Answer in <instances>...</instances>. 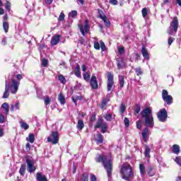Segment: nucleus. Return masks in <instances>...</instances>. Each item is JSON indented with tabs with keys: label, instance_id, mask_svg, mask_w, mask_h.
Segmentation results:
<instances>
[{
	"label": "nucleus",
	"instance_id": "obj_1",
	"mask_svg": "<svg viewBox=\"0 0 181 181\" xmlns=\"http://www.w3.org/2000/svg\"><path fill=\"white\" fill-rule=\"evenodd\" d=\"M96 162H102L106 172L107 177H111L112 175V159L107 158L105 156H99L96 158Z\"/></svg>",
	"mask_w": 181,
	"mask_h": 181
},
{
	"label": "nucleus",
	"instance_id": "obj_2",
	"mask_svg": "<svg viewBox=\"0 0 181 181\" xmlns=\"http://www.w3.org/2000/svg\"><path fill=\"white\" fill-rule=\"evenodd\" d=\"M120 175L122 179L129 181L131 178L134 177V172H132V167L128 163H124L122 165L120 170Z\"/></svg>",
	"mask_w": 181,
	"mask_h": 181
},
{
	"label": "nucleus",
	"instance_id": "obj_3",
	"mask_svg": "<svg viewBox=\"0 0 181 181\" xmlns=\"http://www.w3.org/2000/svg\"><path fill=\"white\" fill-rule=\"evenodd\" d=\"M143 118H145V124L150 128H153V116H152V109L151 107H146L141 112Z\"/></svg>",
	"mask_w": 181,
	"mask_h": 181
},
{
	"label": "nucleus",
	"instance_id": "obj_4",
	"mask_svg": "<svg viewBox=\"0 0 181 181\" xmlns=\"http://www.w3.org/2000/svg\"><path fill=\"white\" fill-rule=\"evenodd\" d=\"M179 28V21L177 17H174L172 22L170 23V28L168 30V35H172L173 32L176 33L177 32V28Z\"/></svg>",
	"mask_w": 181,
	"mask_h": 181
},
{
	"label": "nucleus",
	"instance_id": "obj_5",
	"mask_svg": "<svg viewBox=\"0 0 181 181\" xmlns=\"http://www.w3.org/2000/svg\"><path fill=\"white\" fill-rule=\"evenodd\" d=\"M25 161L28 166V170L30 173L35 172L36 170V167H35V161L29 156L25 157Z\"/></svg>",
	"mask_w": 181,
	"mask_h": 181
},
{
	"label": "nucleus",
	"instance_id": "obj_6",
	"mask_svg": "<svg viewBox=\"0 0 181 181\" xmlns=\"http://www.w3.org/2000/svg\"><path fill=\"white\" fill-rule=\"evenodd\" d=\"M59 132H52V134L47 138V141L52 145H56V144H59Z\"/></svg>",
	"mask_w": 181,
	"mask_h": 181
},
{
	"label": "nucleus",
	"instance_id": "obj_7",
	"mask_svg": "<svg viewBox=\"0 0 181 181\" xmlns=\"http://www.w3.org/2000/svg\"><path fill=\"white\" fill-rule=\"evenodd\" d=\"M162 98L163 101H165V103H166L168 105H170V104L173 101V98L172 97V95H169V93L166 90H163Z\"/></svg>",
	"mask_w": 181,
	"mask_h": 181
},
{
	"label": "nucleus",
	"instance_id": "obj_8",
	"mask_svg": "<svg viewBox=\"0 0 181 181\" xmlns=\"http://www.w3.org/2000/svg\"><path fill=\"white\" fill-rule=\"evenodd\" d=\"M157 117L161 122H165L168 118V112L165 109H161L157 115Z\"/></svg>",
	"mask_w": 181,
	"mask_h": 181
},
{
	"label": "nucleus",
	"instance_id": "obj_9",
	"mask_svg": "<svg viewBox=\"0 0 181 181\" xmlns=\"http://www.w3.org/2000/svg\"><path fill=\"white\" fill-rule=\"evenodd\" d=\"M9 87H10V89H11V91L12 94H16V93L18 92V88L19 87V82L13 79L11 86H9Z\"/></svg>",
	"mask_w": 181,
	"mask_h": 181
},
{
	"label": "nucleus",
	"instance_id": "obj_10",
	"mask_svg": "<svg viewBox=\"0 0 181 181\" xmlns=\"http://www.w3.org/2000/svg\"><path fill=\"white\" fill-rule=\"evenodd\" d=\"M112 86H114V77L112 74H108L107 75V91L112 90Z\"/></svg>",
	"mask_w": 181,
	"mask_h": 181
},
{
	"label": "nucleus",
	"instance_id": "obj_11",
	"mask_svg": "<svg viewBox=\"0 0 181 181\" xmlns=\"http://www.w3.org/2000/svg\"><path fill=\"white\" fill-rule=\"evenodd\" d=\"M99 18L103 21L107 28H110V26H111V22H110V20H108V18L106 17L105 14L99 12Z\"/></svg>",
	"mask_w": 181,
	"mask_h": 181
},
{
	"label": "nucleus",
	"instance_id": "obj_12",
	"mask_svg": "<svg viewBox=\"0 0 181 181\" xmlns=\"http://www.w3.org/2000/svg\"><path fill=\"white\" fill-rule=\"evenodd\" d=\"M78 28L83 36L86 35V33H88V21L87 20L85 21L84 28H83V25H78Z\"/></svg>",
	"mask_w": 181,
	"mask_h": 181
},
{
	"label": "nucleus",
	"instance_id": "obj_13",
	"mask_svg": "<svg viewBox=\"0 0 181 181\" xmlns=\"http://www.w3.org/2000/svg\"><path fill=\"white\" fill-rule=\"evenodd\" d=\"M90 87L94 90L98 88V82L97 81V77L95 75H93L90 78Z\"/></svg>",
	"mask_w": 181,
	"mask_h": 181
},
{
	"label": "nucleus",
	"instance_id": "obj_14",
	"mask_svg": "<svg viewBox=\"0 0 181 181\" xmlns=\"http://www.w3.org/2000/svg\"><path fill=\"white\" fill-rule=\"evenodd\" d=\"M11 88L9 87V85H8V81H6V85H5V91L3 94L2 98H8L9 97V90Z\"/></svg>",
	"mask_w": 181,
	"mask_h": 181
},
{
	"label": "nucleus",
	"instance_id": "obj_15",
	"mask_svg": "<svg viewBox=\"0 0 181 181\" xmlns=\"http://www.w3.org/2000/svg\"><path fill=\"white\" fill-rule=\"evenodd\" d=\"M60 42V35H54L51 40V46H56Z\"/></svg>",
	"mask_w": 181,
	"mask_h": 181
},
{
	"label": "nucleus",
	"instance_id": "obj_16",
	"mask_svg": "<svg viewBox=\"0 0 181 181\" xmlns=\"http://www.w3.org/2000/svg\"><path fill=\"white\" fill-rule=\"evenodd\" d=\"M36 180L37 181H47V177H46V175L42 174L41 173H37Z\"/></svg>",
	"mask_w": 181,
	"mask_h": 181
},
{
	"label": "nucleus",
	"instance_id": "obj_17",
	"mask_svg": "<svg viewBox=\"0 0 181 181\" xmlns=\"http://www.w3.org/2000/svg\"><path fill=\"white\" fill-rule=\"evenodd\" d=\"M141 135H142L144 141H145L146 142V139H148V138L149 137V129H148V128H145L143 130Z\"/></svg>",
	"mask_w": 181,
	"mask_h": 181
},
{
	"label": "nucleus",
	"instance_id": "obj_18",
	"mask_svg": "<svg viewBox=\"0 0 181 181\" xmlns=\"http://www.w3.org/2000/svg\"><path fill=\"white\" fill-rule=\"evenodd\" d=\"M125 66H127V64L124 62V59L120 58L117 61V69H119V70L121 69H124V67H125Z\"/></svg>",
	"mask_w": 181,
	"mask_h": 181
},
{
	"label": "nucleus",
	"instance_id": "obj_19",
	"mask_svg": "<svg viewBox=\"0 0 181 181\" xmlns=\"http://www.w3.org/2000/svg\"><path fill=\"white\" fill-rule=\"evenodd\" d=\"M141 54H143V57H144V59H149V53H148V49H146L145 47H142Z\"/></svg>",
	"mask_w": 181,
	"mask_h": 181
},
{
	"label": "nucleus",
	"instance_id": "obj_20",
	"mask_svg": "<svg viewBox=\"0 0 181 181\" xmlns=\"http://www.w3.org/2000/svg\"><path fill=\"white\" fill-rule=\"evenodd\" d=\"M144 156L145 158H151V148L148 146L145 147Z\"/></svg>",
	"mask_w": 181,
	"mask_h": 181
},
{
	"label": "nucleus",
	"instance_id": "obj_21",
	"mask_svg": "<svg viewBox=\"0 0 181 181\" xmlns=\"http://www.w3.org/2000/svg\"><path fill=\"white\" fill-rule=\"evenodd\" d=\"M1 110H4L5 114L8 115V112H9V105H8L7 103H4L1 105Z\"/></svg>",
	"mask_w": 181,
	"mask_h": 181
},
{
	"label": "nucleus",
	"instance_id": "obj_22",
	"mask_svg": "<svg viewBox=\"0 0 181 181\" xmlns=\"http://www.w3.org/2000/svg\"><path fill=\"white\" fill-rule=\"evenodd\" d=\"M124 80H125V78L124 77V76H122V75L119 76V83L121 88H122V87H124V84L125 83Z\"/></svg>",
	"mask_w": 181,
	"mask_h": 181
},
{
	"label": "nucleus",
	"instance_id": "obj_23",
	"mask_svg": "<svg viewBox=\"0 0 181 181\" xmlns=\"http://www.w3.org/2000/svg\"><path fill=\"white\" fill-rule=\"evenodd\" d=\"M110 102V99L103 98L101 103V108L104 110L107 107V104Z\"/></svg>",
	"mask_w": 181,
	"mask_h": 181
},
{
	"label": "nucleus",
	"instance_id": "obj_24",
	"mask_svg": "<svg viewBox=\"0 0 181 181\" xmlns=\"http://www.w3.org/2000/svg\"><path fill=\"white\" fill-rule=\"evenodd\" d=\"M19 122H20L21 127L23 129H25V131L27 129H29V124H28L26 122H25L23 121H20Z\"/></svg>",
	"mask_w": 181,
	"mask_h": 181
},
{
	"label": "nucleus",
	"instance_id": "obj_25",
	"mask_svg": "<svg viewBox=\"0 0 181 181\" xmlns=\"http://www.w3.org/2000/svg\"><path fill=\"white\" fill-rule=\"evenodd\" d=\"M77 128L80 131H81V129H83L84 128V122H83V120L79 119L78 121Z\"/></svg>",
	"mask_w": 181,
	"mask_h": 181
},
{
	"label": "nucleus",
	"instance_id": "obj_26",
	"mask_svg": "<svg viewBox=\"0 0 181 181\" xmlns=\"http://www.w3.org/2000/svg\"><path fill=\"white\" fill-rule=\"evenodd\" d=\"M139 170H140V173L141 175V176H144V175H145V172H146V168H145V165L142 163L139 164Z\"/></svg>",
	"mask_w": 181,
	"mask_h": 181
},
{
	"label": "nucleus",
	"instance_id": "obj_27",
	"mask_svg": "<svg viewBox=\"0 0 181 181\" xmlns=\"http://www.w3.org/2000/svg\"><path fill=\"white\" fill-rule=\"evenodd\" d=\"M173 153H179V152H180V147H179L178 145H173Z\"/></svg>",
	"mask_w": 181,
	"mask_h": 181
},
{
	"label": "nucleus",
	"instance_id": "obj_28",
	"mask_svg": "<svg viewBox=\"0 0 181 181\" xmlns=\"http://www.w3.org/2000/svg\"><path fill=\"white\" fill-rule=\"evenodd\" d=\"M58 100L61 103V104H65L66 103V99L64 98V96L62 93H59L58 96Z\"/></svg>",
	"mask_w": 181,
	"mask_h": 181
},
{
	"label": "nucleus",
	"instance_id": "obj_29",
	"mask_svg": "<svg viewBox=\"0 0 181 181\" xmlns=\"http://www.w3.org/2000/svg\"><path fill=\"white\" fill-rule=\"evenodd\" d=\"M21 107V103L19 102H17L15 105H11V111H15V110H19Z\"/></svg>",
	"mask_w": 181,
	"mask_h": 181
},
{
	"label": "nucleus",
	"instance_id": "obj_30",
	"mask_svg": "<svg viewBox=\"0 0 181 181\" xmlns=\"http://www.w3.org/2000/svg\"><path fill=\"white\" fill-rule=\"evenodd\" d=\"M26 141H29L30 144H33L35 142V135L30 134L28 138H26Z\"/></svg>",
	"mask_w": 181,
	"mask_h": 181
},
{
	"label": "nucleus",
	"instance_id": "obj_31",
	"mask_svg": "<svg viewBox=\"0 0 181 181\" xmlns=\"http://www.w3.org/2000/svg\"><path fill=\"white\" fill-rule=\"evenodd\" d=\"M75 76L76 77H78L79 78H81V74L80 73V66H77L75 71Z\"/></svg>",
	"mask_w": 181,
	"mask_h": 181
},
{
	"label": "nucleus",
	"instance_id": "obj_32",
	"mask_svg": "<svg viewBox=\"0 0 181 181\" xmlns=\"http://www.w3.org/2000/svg\"><path fill=\"white\" fill-rule=\"evenodd\" d=\"M58 78L60 81V83H62V84H66V78H64V76H63L62 74H59L58 76Z\"/></svg>",
	"mask_w": 181,
	"mask_h": 181
},
{
	"label": "nucleus",
	"instance_id": "obj_33",
	"mask_svg": "<svg viewBox=\"0 0 181 181\" xmlns=\"http://www.w3.org/2000/svg\"><path fill=\"white\" fill-rule=\"evenodd\" d=\"M83 79L86 80L88 83L90 81V72H84L83 74Z\"/></svg>",
	"mask_w": 181,
	"mask_h": 181
},
{
	"label": "nucleus",
	"instance_id": "obj_34",
	"mask_svg": "<svg viewBox=\"0 0 181 181\" xmlns=\"http://www.w3.org/2000/svg\"><path fill=\"white\" fill-rule=\"evenodd\" d=\"M3 28L6 33H8V30H9V23L8 22H4L3 23Z\"/></svg>",
	"mask_w": 181,
	"mask_h": 181
},
{
	"label": "nucleus",
	"instance_id": "obj_35",
	"mask_svg": "<svg viewBox=\"0 0 181 181\" xmlns=\"http://www.w3.org/2000/svg\"><path fill=\"white\" fill-rule=\"evenodd\" d=\"M125 110H127V106L124 103H121L120 108H119V112L121 114H124L125 112Z\"/></svg>",
	"mask_w": 181,
	"mask_h": 181
},
{
	"label": "nucleus",
	"instance_id": "obj_36",
	"mask_svg": "<svg viewBox=\"0 0 181 181\" xmlns=\"http://www.w3.org/2000/svg\"><path fill=\"white\" fill-rule=\"evenodd\" d=\"M81 181H88V173H83L81 177Z\"/></svg>",
	"mask_w": 181,
	"mask_h": 181
},
{
	"label": "nucleus",
	"instance_id": "obj_37",
	"mask_svg": "<svg viewBox=\"0 0 181 181\" xmlns=\"http://www.w3.org/2000/svg\"><path fill=\"white\" fill-rule=\"evenodd\" d=\"M83 100V98L81 96H75L72 98V101L75 103V105H77V100Z\"/></svg>",
	"mask_w": 181,
	"mask_h": 181
},
{
	"label": "nucleus",
	"instance_id": "obj_38",
	"mask_svg": "<svg viewBox=\"0 0 181 181\" xmlns=\"http://www.w3.org/2000/svg\"><path fill=\"white\" fill-rule=\"evenodd\" d=\"M97 136L98 138V140H97V143L98 144H103V135L101 134H98Z\"/></svg>",
	"mask_w": 181,
	"mask_h": 181
},
{
	"label": "nucleus",
	"instance_id": "obj_39",
	"mask_svg": "<svg viewBox=\"0 0 181 181\" xmlns=\"http://www.w3.org/2000/svg\"><path fill=\"white\" fill-rule=\"evenodd\" d=\"M76 16H77V11L76 10H74L69 13V18H76Z\"/></svg>",
	"mask_w": 181,
	"mask_h": 181
},
{
	"label": "nucleus",
	"instance_id": "obj_40",
	"mask_svg": "<svg viewBox=\"0 0 181 181\" xmlns=\"http://www.w3.org/2000/svg\"><path fill=\"white\" fill-rule=\"evenodd\" d=\"M103 124H104V122H103V119H100L95 126V128H101V127L103 126Z\"/></svg>",
	"mask_w": 181,
	"mask_h": 181
},
{
	"label": "nucleus",
	"instance_id": "obj_41",
	"mask_svg": "<svg viewBox=\"0 0 181 181\" xmlns=\"http://www.w3.org/2000/svg\"><path fill=\"white\" fill-rule=\"evenodd\" d=\"M134 71H136V76H142L144 74V72L141 70V67L136 68Z\"/></svg>",
	"mask_w": 181,
	"mask_h": 181
},
{
	"label": "nucleus",
	"instance_id": "obj_42",
	"mask_svg": "<svg viewBox=\"0 0 181 181\" xmlns=\"http://www.w3.org/2000/svg\"><path fill=\"white\" fill-rule=\"evenodd\" d=\"M100 128H102L103 134H105V132H107V123L104 122L102 124V127Z\"/></svg>",
	"mask_w": 181,
	"mask_h": 181
},
{
	"label": "nucleus",
	"instance_id": "obj_43",
	"mask_svg": "<svg viewBox=\"0 0 181 181\" xmlns=\"http://www.w3.org/2000/svg\"><path fill=\"white\" fill-rule=\"evenodd\" d=\"M26 170V168H25V165H22L20 168V174L21 175V176H24L25 175V172Z\"/></svg>",
	"mask_w": 181,
	"mask_h": 181
},
{
	"label": "nucleus",
	"instance_id": "obj_44",
	"mask_svg": "<svg viewBox=\"0 0 181 181\" xmlns=\"http://www.w3.org/2000/svg\"><path fill=\"white\" fill-rule=\"evenodd\" d=\"M143 18H146L148 15V9L146 8H144L141 11Z\"/></svg>",
	"mask_w": 181,
	"mask_h": 181
},
{
	"label": "nucleus",
	"instance_id": "obj_45",
	"mask_svg": "<svg viewBox=\"0 0 181 181\" xmlns=\"http://www.w3.org/2000/svg\"><path fill=\"white\" fill-rule=\"evenodd\" d=\"M152 170H153L152 167H148V172H147V173H148V175L149 176H155V173H152Z\"/></svg>",
	"mask_w": 181,
	"mask_h": 181
},
{
	"label": "nucleus",
	"instance_id": "obj_46",
	"mask_svg": "<svg viewBox=\"0 0 181 181\" xmlns=\"http://www.w3.org/2000/svg\"><path fill=\"white\" fill-rule=\"evenodd\" d=\"M111 118H112V115L110 113H107L105 116V119L106 121H111Z\"/></svg>",
	"mask_w": 181,
	"mask_h": 181
},
{
	"label": "nucleus",
	"instance_id": "obj_47",
	"mask_svg": "<svg viewBox=\"0 0 181 181\" xmlns=\"http://www.w3.org/2000/svg\"><path fill=\"white\" fill-rule=\"evenodd\" d=\"M136 128H137V129H141V128H142V121L141 120H139L136 122Z\"/></svg>",
	"mask_w": 181,
	"mask_h": 181
},
{
	"label": "nucleus",
	"instance_id": "obj_48",
	"mask_svg": "<svg viewBox=\"0 0 181 181\" xmlns=\"http://www.w3.org/2000/svg\"><path fill=\"white\" fill-rule=\"evenodd\" d=\"M48 64H49V61L46 59H42V66H43V67H47Z\"/></svg>",
	"mask_w": 181,
	"mask_h": 181
},
{
	"label": "nucleus",
	"instance_id": "obj_49",
	"mask_svg": "<svg viewBox=\"0 0 181 181\" xmlns=\"http://www.w3.org/2000/svg\"><path fill=\"white\" fill-rule=\"evenodd\" d=\"M124 123L125 127L127 128H128V127H129V119L125 117L124 120Z\"/></svg>",
	"mask_w": 181,
	"mask_h": 181
},
{
	"label": "nucleus",
	"instance_id": "obj_50",
	"mask_svg": "<svg viewBox=\"0 0 181 181\" xmlns=\"http://www.w3.org/2000/svg\"><path fill=\"white\" fill-rule=\"evenodd\" d=\"M175 161L176 162V163H177V165H179V166H181V157L180 156L176 157V158L175 159Z\"/></svg>",
	"mask_w": 181,
	"mask_h": 181
},
{
	"label": "nucleus",
	"instance_id": "obj_51",
	"mask_svg": "<svg viewBox=\"0 0 181 181\" xmlns=\"http://www.w3.org/2000/svg\"><path fill=\"white\" fill-rule=\"evenodd\" d=\"M45 105H49V104H50V98H49V96L45 98Z\"/></svg>",
	"mask_w": 181,
	"mask_h": 181
},
{
	"label": "nucleus",
	"instance_id": "obj_52",
	"mask_svg": "<svg viewBox=\"0 0 181 181\" xmlns=\"http://www.w3.org/2000/svg\"><path fill=\"white\" fill-rule=\"evenodd\" d=\"M141 112V107L136 106V109L134 110V114L136 115V114H139Z\"/></svg>",
	"mask_w": 181,
	"mask_h": 181
},
{
	"label": "nucleus",
	"instance_id": "obj_53",
	"mask_svg": "<svg viewBox=\"0 0 181 181\" xmlns=\"http://www.w3.org/2000/svg\"><path fill=\"white\" fill-rule=\"evenodd\" d=\"M64 13L62 12L59 16V21H64Z\"/></svg>",
	"mask_w": 181,
	"mask_h": 181
},
{
	"label": "nucleus",
	"instance_id": "obj_54",
	"mask_svg": "<svg viewBox=\"0 0 181 181\" xmlns=\"http://www.w3.org/2000/svg\"><path fill=\"white\" fill-rule=\"evenodd\" d=\"M5 8L7 11H11V2L7 1Z\"/></svg>",
	"mask_w": 181,
	"mask_h": 181
},
{
	"label": "nucleus",
	"instance_id": "obj_55",
	"mask_svg": "<svg viewBox=\"0 0 181 181\" xmlns=\"http://www.w3.org/2000/svg\"><path fill=\"white\" fill-rule=\"evenodd\" d=\"M118 52H119V54H124V53L125 52L124 47L118 48Z\"/></svg>",
	"mask_w": 181,
	"mask_h": 181
},
{
	"label": "nucleus",
	"instance_id": "obj_56",
	"mask_svg": "<svg viewBox=\"0 0 181 181\" xmlns=\"http://www.w3.org/2000/svg\"><path fill=\"white\" fill-rule=\"evenodd\" d=\"M5 122V117L2 115V113H0V123L4 124Z\"/></svg>",
	"mask_w": 181,
	"mask_h": 181
},
{
	"label": "nucleus",
	"instance_id": "obj_57",
	"mask_svg": "<svg viewBox=\"0 0 181 181\" xmlns=\"http://www.w3.org/2000/svg\"><path fill=\"white\" fill-rule=\"evenodd\" d=\"M94 48L96 49V50H100V43L98 42L94 43Z\"/></svg>",
	"mask_w": 181,
	"mask_h": 181
},
{
	"label": "nucleus",
	"instance_id": "obj_58",
	"mask_svg": "<svg viewBox=\"0 0 181 181\" xmlns=\"http://www.w3.org/2000/svg\"><path fill=\"white\" fill-rule=\"evenodd\" d=\"M100 47L103 51L105 50V44H104V42L102 41L100 42Z\"/></svg>",
	"mask_w": 181,
	"mask_h": 181
},
{
	"label": "nucleus",
	"instance_id": "obj_59",
	"mask_svg": "<svg viewBox=\"0 0 181 181\" xmlns=\"http://www.w3.org/2000/svg\"><path fill=\"white\" fill-rule=\"evenodd\" d=\"M110 4H111L112 5H117V4H118V1L117 0H110Z\"/></svg>",
	"mask_w": 181,
	"mask_h": 181
},
{
	"label": "nucleus",
	"instance_id": "obj_60",
	"mask_svg": "<svg viewBox=\"0 0 181 181\" xmlns=\"http://www.w3.org/2000/svg\"><path fill=\"white\" fill-rule=\"evenodd\" d=\"M169 46H170V45H172V43H173V37H170L169 39H168V42Z\"/></svg>",
	"mask_w": 181,
	"mask_h": 181
},
{
	"label": "nucleus",
	"instance_id": "obj_61",
	"mask_svg": "<svg viewBox=\"0 0 181 181\" xmlns=\"http://www.w3.org/2000/svg\"><path fill=\"white\" fill-rule=\"evenodd\" d=\"M90 181H97V177L95 175H92L90 177Z\"/></svg>",
	"mask_w": 181,
	"mask_h": 181
},
{
	"label": "nucleus",
	"instance_id": "obj_62",
	"mask_svg": "<svg viewBox=\"0 0 181 181\" xmlns=\"http://www.w3.org/2000/svg\"><path fill=\"white\" fill-rule=\"evenodd\" d=\"M45 2L47 5H51V4L53 2V0H45Z\"/></svg>",
	"mask_w": 181,
	"mask_h": 181
},
{
	"label": "nucleus",
	"instance_id": "obj_63",
	"mask_svg": "<svg viewBox=\"0 0 181 181\" xmlns=\"http://www.w3.org/2000/svg\"><path fill=\"white\" fill-rule=\"evenodd\" d=\"M94 121H95V114L92 115V117L90 118L91 122H94Z\"/></svg>",
	"mask_w": 181,
	"mask_h": 181
},
{
	"label": "nucleus",
	"instance_id": "obj_64",
	"mask_svg": "<svg viewBox=\"0 0 181 181\" xmlns=\"http://www.w3.org/2000/svg\"><path fill=\"white\" fill-rule=\"evenodd\" d=\"M4 135V129L0 126V138Z\"/></svg>",
	"mask_w": 181,
	"mask_h": 181
}]
</instances>
